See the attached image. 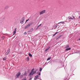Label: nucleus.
<instances>
[{"label":"nucleus","mask_w":80,"mask_h":80,"mask_svg":"<svg viewBox=\"0 0 80 80\" xmlns=\"http://www.w3.org/2000/svg\"><path fill=\"white\" fill-rule=\"evenodd\" d=\"M20 75H21V73H20V72H18L17 73V75L16 76V78H19V77H20Z\"/></svg>","instance_id":"f257e3e1"},{"label":"nucleus","mask_w":80,"mask_h":80,"mask_svg":"<svg viewBox=\"0 0 80 80\" xmlns=\"http://www.w3.org/2000/svg\"><path fill=\"white\" fill-rule=\"evenodd\" d=\"M46 11L45 10H43L39 12L40 15H43V14L45 13Z\"/></svg>","instance_id":"f03ea898"},{"label":"nucleus","mask_w":80,"mask_h":80,"mask_svg":"<svg viewBox=\"0 0 80 80\" xmlns=\"http://www.w3.org/2000/svg\"><path fill=\"white\" fill-rule=\"evenodd\" d=\"M34 70V69H33L32 70V72L30 73L29 74V76H31V75H33V72Z\"/></svg>","instance_id":"7ed1b4c3"},{"label":"nucleus","mask_w":80,"mask_h":80,"mask_svg":"<svg viewBox=\"0 0 80 80\" xmlns=\"http://www.w3.org/2000/svg\"><path fill=\"white\" fill-rule=\"evenodd\" d=\"M25 20V18H23L21 20L20 23H23V22H24V21Z\"/></svg>","instance_id":"20e7f679"},{"label":"nucleus","mask_w":80,"mask_h":80,"mask_svg":"<svg viewBox=\"0 0 80 80\" xmlns=\"http://www.w3.org/2000/svg\"><path fill=\"white\" fill-rule=\"evenodd\" d=\"M10 49H9L8 50L7 52L6 53V55H8L9 53H10Z\"/></svg>","instance_id":"39448f33"},{"label":"nucleus","mask_w":80,"mask_h":80,"mask_svg":"<svg viewBox=\"0 0 80 80\" xmlns=\"http://www.w3.org/2000/svg\"><path fill=\"white\" fill-rule=\"evenodd\" d=\"M31 25V24H28L27 26L25 27L24 28L25 29H26V28H28V27H30Z\"/></svg>","instance_id":"423d86ee"},{"label":"nucleus","mask_w":80,"mask_h":80,"mask_svg":"<svg viewBox=\"0 0 80 80\" xmlns=\"http://www.w3.org/2000/svg\"><path fill=\"white\" fill-rule=\"evenodd\" d=\"M17 28H15L14 31L13 32V35H14L17 32Z\"/></svg>","instance_id":"0eeeda50"},{"label":"nucleus","mask_w":80,"mask_h":80,"mask_svg":"<svg viewBox=\"0 0 80 80\" xmlns=\"http://www.w3.org/2000/svg\"><path fill=\"white\" fill-rule=\"evenodd\" d=\"M24 75V76H26V75H28V72L27 71H25Z\"/></svg>","instance_id":"6e6552de"},{"label":"nucleus","mask_w":80,"mask_h":80,"mask_svg":"<svg viewBox=\"0 0 80 80\" xmlns=\"http://www.w3.org/2000/svg\"><path fill=\"white\" fill-rule=\"evenodd\" d=\"M26 60L27 61V62H28V61H29V60H30V58H29V57H27Z\"/></svg>","instance_id":"1a4fd4ad"},{"label":"nucleus","mask_w":80,"mask_h":80,"mask_svg":"<svg viewBox=\"0 0 80 80\" xmlns=\"http://www.w3.org/2000/svg\"><path fill=\"white\" fill-rule=\"evenodd\" d=\"M38 78V75H37L35 76L34 77V79L35 80H36L37 78Z\"/></svg>","instance_id":"9d476101"},{"label":"nucleus","mask_w":80,"mask_h":80,"mask_svg":"<svg viewBox=\"0 0 80 80\" xmlns=\"http://www.w3.org/2000/svg\"><path fill=\"white\" fill-rule=\"evenodd\" d=\"M50 48V47H49L48 48H47L45 50V52H47V51L49 50Z\"/></svg>","instance_id":"9b49d317"},{"label":"nucleus","mask_w":80,"mask_h":80,"mask_svg":"<svg viewBox=\"0 0 80 80\" xmlns=\"http://www.w3.org/2000/svg\"><path fill=\"white\" fill-rule=\"evenodd\" d=\"M2 60H3V61H5V60H7V57H5L3 58H2Z\"/></svg>","instance_id":"f8f14e48"},{"label":"nucleus","mask_w":80,"mask_h":80,"mask_svg":"<svg viewBox=\"0 0 80 80\" xmlns=\"http://www.w3.org/2000/svg\"><path fill=\"white\" fill-rule=\"evenodd\" d=\"M71 49V48H68L66 49L65 50V51H68V50H70Z\"/></svg>","instance_id":"ddd939ff"},{"label":"nucleus","mask_w":80,"mask_h":80,"mask_svg":"<svg viewBox=\"0 0 80 80\" xmlns=\"http://www.w3.org/2000/svg\"><path fill=\"white\" fill-rule=\"evenodd\" d=\"M23 74H22L20 76L21 78H23Z\"/></svg>","instance_id":"4468645a"},{"label":"nucleus","mask_w":80,"mask_h":80,"mask_svg":"<svg viewBox=\"0 0 80 80\" xmlns=\"http://www.w3.org/2000/svg\"><path fill=\"white\" fill-rule=\"evenodd\" d=\"M68 19H69L70 20H73V18H72V17H69L68 18Z\"/></svg>","instance_id":"2eb2a0df"},{"label":"nucleus","mask_w":80,"mask_h":80,"mask_svg":"<svg viewBox=\"0 0 80 80\" xmlns=\"http://www.w3.org/2000/svg\"><path fill=\"white\" fill-rule=\"evenodd\" d=\"M28 55L30 57H32V54H31L30 53H29Z\"/></svg>","instance_id":"dca6fc26"},{"label":"nucleus","mask_w":80,"mask_h":80,"mask_svg":"<svg viewBox=\"0 0 80 80\" xmlns=\"http://www.w3.org/2000/svg\"><path fill=\"white\" fill-rule=\"evenodd\" d=\"M51 59V57H50L48 58L47 59V61H48V60H50Z\"/></svg>","instance_id":"f3484780"},{"label":"nucleus","mask_w":80,"mask_h":80,"mask_svg":"<svg viewBox=\"0 0 80 80\" xmlns=\"http://www.w3.org/2000/svg\"><path fill=\"white\" fill-rule=\"evenodd\" d=\"M58 32H56V33H55L54 34H53V37H54V36H55V35H56V34H57V33H58Z\"/></svg>","instance_id":"a211bd4d"},{"label":"nucleus","mask_w":80,"mask_h":80,"mask_svg":"<svg viewBox=\"0 0 80 80\" xmlns=\"http://www.w3.org/2000/svg\"><path fill=\"white\" fill-rule=\"evenodd\" d=\"M60 37H61V36H60L59 37H58L56 38V40H57V39H58V38H60Z\"/></svg>","instance_id":"6ab92c4d"},{"label":"nucleus","mask_w":80,"mask_h":80,"mask_svg":"<svg viewBox=\"0 0 80 80\" xmlns=\"http://www.w3.org/2000/svg\"><path fill=\"white\" fill-rule=\"evenodd\" d=\"M36 72H37L36 71H33V72H32V73H33V74H35V73Z\"/></svg>","instance_id":"aec40b11"},{"label":"nucleus","mask_w":80,"mask_h":80,"mask_svg":"<svg viewBox=\"0 0 80 80\" xmlns=\"http://www.w3.org/2000/svg\"><path fill=\"white\" fill-rule=\"evenodd\" d=\"M61 23H62V24H63L65 23V22H64V21L61 22Z\"/></svg>","instance_id":"412c9836"},{"label":"nucleus","mask_w":80,"mask_h":80,"mask_svg":"<svg viewBox=\"0 0 80 80\" xmlns=\"http://www.w3.org/2000/svg\"><path fill=\"white\" fill-rule=\"evenodd\" d=\"M68 47H69V46L68 45L66 47V48H68Z\"/></svg>","instance_id":"4be33fe9"},{"label":"nucleus","mask_w":80,"mask_h":80,"mask_svg":"<svg viewBox=\"0 0 80 80\" xmlns=\"http://www.w3.org/2000/svg\"><path fill=\"white\" fill-rule=\"evenodd\" d=\"M42 68H40L39 69L40 71V72H42Z\"/></svg>","instance_id":"5701e85b"},{"label":"nucleus","mask_w":80,"mask_h":80,"mask_svg":"<svg viewBox=\"0 0 80 80\" xmlns=\"http://www.w3.org/2000/svg\"><path fill=\"white\" fill-rule=\"evenodd\" d=\"M41 25H42V24H40L38 26V27H40V26H41Z\"/></svg>","instance_id":"b1692460"},{"label":"nucleus","mask_w":80,"mask_h":80,"mask_svg":"<svg viewBox=\"0 0 80 80\" xmlns=\"http://www.w3.org/2000/svg\"><path fill=\"white\" fill-rule=\"evenodd\" d=\"M28 20H29V19H28V20H27L26 21V22H25V23H27V22H28Z\"/></svg>","instance_id":"393cba45"},{"label":"nucleus","mask_w":80,"mask_h":80,"mask_svg":"<svg viewBox=\"0 0 80 80\" xmlns=\"http://www.w3.org/2000/svg\"><path fill=\"white\" fill-rule=\"evenodd\" d=\"M41 75V74L40 73V72H39L38 75Z\"/></svg>","instance_id":"a878e982"},{"label":"nucleus","mask_w":80,"mask_h":80,"mask_svg":"<svg viewBox=\"0 0 80 80\" xmlns=\"http://www.w3.org/2000/svg\"><path fill=\"white\" fill-rule=\"evenodd\" d=\"M24 34L25 35H26V34H27V32H25L24 33Z\"/></svg>","instance_id":"bb28decb"},{"label":"nucleus","mask_w":80,"mask_h":80,"mask_svg":"<svg viewBox=\"0 0 80 80\" xmlns=\"http://www.w3.org/2000/svg\"><path fill=\"white\" fill-rule=\"evenodd\" d=\"M32 78H30V79L29 80H32Z\"/></svg>","instance_id":"cd10ccee"},{"label":"nucleus","mask_w":80,"mask_h":80,"mask_svg":"<svg viewBox=\"0 0 80 80\" xmlns=\"http://www.w3.org/2000/svg\"><path fill=\"white\" fill-rule=\"evenodd\" d=\"M60 23H61V22H59V23H58V24H60Z\"/></svg>","instance_id":"c85d7f7f"},{"label":"nucleus","mask_w":80,"mask_h":80,"mask_svg":"<svg viewBox=\"0 0 80 80\" xmlns=\"http://www.w3.org/2000/svg\"><path fill=\"white\" fill-rule=\"evenodd\" d=\"M32 30H33V28H32L31 29Z\"/></svg>","instance_id":"c756f323"},{"label":"nucleus","mask_w":80,"mask_h":80,"mask_svg":"<svg viewBox=\"0 0 80 80\" xmlns=\"http://www.w3.org/2000/svg\"><path fill=\"white\" fill-rule=\"evenodd\" d=\"M72 17H73V18H75V17H74V16H72Z\"/></svg>","instance_id":"7c9ffc66"},{"label":"nucleus","mask_w":80,"mask_h":80,"mask_svg":"<svg viewBox=\"0 0 80 80\" xmlns=\"http://www.w3.org/2000/svg\"><path fill=\"white\" fill-rule=\"evenodd\" d=\"M79 18L80 19V16L79 17Z\"/></svg>","instance_id":"2f4dec72"},{"label":"nucleus","mask_w":80,"mask_h":80,"mask_svg":"<svg viewBox=\"0 0 80 80\" xmlns=\"http://www.w3.org/2000/svg\"><path fill=\"white\" fill-rule=\"evenodd\" d=\"M79 40H80V38L79 39Z\"/></svg>","instance_id":"473e14b6"}]
</instances>
